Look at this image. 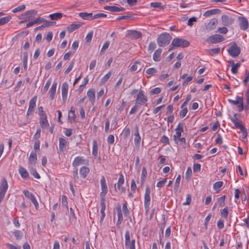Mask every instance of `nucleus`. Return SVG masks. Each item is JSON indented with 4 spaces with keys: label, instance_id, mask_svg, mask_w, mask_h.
<instances>
[{
    "label": "nucleus",
    "instance_id": "42",
    "mask_svg": "<svg viewBox=\"0 0 249 249\" xmlns=\"http://www.w3.org/2000/svg\"><path fill=\"white\" fill-rule=\"evenodd\" d=\"M135 240L133 239L131 242H128L127 244H125V247L128 249H135Z\"/></svg>",
    "mask_w": 249,
    "mask_h": 249
},
{
    "label": "nucleus",
    "instance_id": "4",
    "mask_svg": "<svg viewBox=\"0 0 249 249\" xmlns=\"http://www.w3.org/2000/svg\"><path fill=\"white\" fill-rule=\"evenodd\" d=\"M227 51L231 56L235 57L240 53L241 49L235 42H232Z\"/></svg>",
    "mask_w": 249,
    "mask_h": 249
},
{
    "label": "nucleus",
    "instance_id": "53",
    "mask_svg": "<svg viewBox=\"0 0 249 249\" xmlns=\"http://www.w3.org/2000/svg\"><path fill=\"white\" fill-rule=\"evenodd\" d=\"M245 78L243 81V84L245 86L247 85V83L249 82V72L247 70L245 72Z\"/></svg>",
    "mask_w": 249,
    "mask_h": 249
},
{
    "label": "nucleus",
    "instance_id": "61",
    "mask_svg": "<svg viewBox=\"0 0 249 249\" xmlns=\"http://www.w3.org/2000/svg\"><path fill=\"white\" fill-rule=\"evenodd\" d=\"M161 92V89L160 88H155L152 89L150 93L151 94H158Z\"/></svg>",
    "mask_w": 249,
    "mask_h": 249
},
{
    "label": "nucleus",
    "instance_id": "59",
    "mask_svg": "<svg viewBox=\"0 0 249 249\" xmlns=\"http://www.w3.org/2000/svg\"><path fill=\"white\" fill-rule=\"evenodd\" d=\"M75 118V114L74 111L71 110L69 112V119L71 121L74 120Z\"/></svg>",
    "mask_w": 249,
    "mask_h": 249
},
{
    "label": "nucleus",
    "instance_id": "6",
    "mask_svg": "<svg viewBox=\"0 0 249 249\" xmlns=\"http://www.w3.org/2000/svg\"><path fill=\"white\" fill-rule=\"evenodd\" d=\"M224 40V37L221 35L218 34H215L208 37L206 41L208 43L215 44L219 43Z\"/></svg>",
    "mask_w": 249,
    "mask_h": 249
},
{
    "label": "nucleus",
    "instance_id": "26",
    "mask_svg": "<svg viewBox=\"0 0 249 249\" xmlns=\"http://www.w3.org/2000/svg\"><path fill=\"white\" fill-rule=\"evenodd\" d=\"M89 172V169L86 166H83L80 169L79 173L81 177L85 178Z\"/></svg>",
    "mask_w": 249,
    "mask_h": 249
},
{
    "label": "nucleus",
    "instance_id": "44",
    "mask_svg": "<svg viewBox=\"0 0 249 249\" xmlns=\"http://www.w3.org/2000/svg\"><path fill=\"white\" fill-rule=\"evenodd\" d=\"M117 212V216H118V222L123 220V214L122 213V210L121 209L120 206H119L116 208Z\"/></svg>",
    "mask_w": 249,
    "mask_h": 249
},
{
    "label": "nucleus",
    "instance_id": "2",
    "mask_svg": "<svg viewBox=\"0 0 249 249\" xmlns=\"http://www.w3.org/2000/svg\"><path fill=\"white\" fill-rule=\"evenodd\" d=\"M172 39L171 36L168 33H163L159 35L157 39V43L159 46L164 47L168 45Z\"/></svg>",
    "mask_w": 249,
    "mask_h": 249
},
{
    "label": "nucleus",
    "instance_id": "51",
    "mask_svg": "<svg viewBox=\"0 0 249 249\" xmlns=\"http://www.w3.org/2000/svg\"><path fill=\"white\" fill-rule=\"evenodd\" d=\"M93 34V31H90L88 33L85 37V40L87 42H90L91 41L92 38Z\"/></svg>",
    "mask_w": 249,
    "mask_h": 249
},
{
    "label": "nucleus",
    "instance_id": "21",
    "mask_svg": "<svg viewBox=\"0 0 249 249\" xmlns=\"http://www.w3.org/2000/svg\"><path fill=\"white\" fill-rule=\"evenodd\" d=\"M217 23L218 21L217 19H216L215 18H213L207 24V25L206 26V28L209 30H213L215 28Z\"/></svg>",
    "mask_w": 249,
    "mask_h": 249
},
{
    "label": "nucleus",
    "instance_id": "24",
    "mask_svg": "<svg viewBox=\"0 0 249 249\" xmlns=\"http://www.w3.org/2000/svg\"><path fill=\"white\" fill-rule=\"evenodd\" d=\"M79 16L85 20H92L94 18V15L92 13H80L79 14Z\"/></svg>",
    "mask_w": 249,
    "mask_h": 249
},
{
    "label": "nucleus",
    "instance_id": "30",
    "mask_svg": "<svg viewBox=\"0 0 249 249\" xmlns=\"http://www.w3.org/2000/svg\"><path fill=\"white\" fill-rule=\"evenodd\" d=\"M161 52V49H158L155 51L153 54V59L154 61L157 62L160 61Z\"/></svg>",
    "mask_w": 249,
    "mask_h": 249
},
{
    "label": "nucleus",
    "instance_id": "18",
    "mask_svg": "<svg viewBox=\"0 0 249 249\" xmlns=\"http://www.w3.org/2000/svg\"><path fill=\"white\" fill-rule=\"evenodd\" d=\"M59 150L63 152L67 149V146H68V142L66 139L62 138L59 139Z\"/></svg>",
    "mask_w": 249,
    "mask_h": 249
},
{
    "label": "nucleus",
    "instance_id": "34",
    "mask_svg": "<svg viewBox=\"0 0 249 249\" xmlns=\"http://www.w3.org/2000/svg\"><path fill=\"white\" fill-rule=\"evenodd\" d=\"M110 12H118L123 11L124 8L122 7H118L116 6H110L109 7Z\"/></svg>",
    "mask_w": 249,
    "mask_h": 249
},
{
    "label": "nucleus",
    "instance_id": "45",
    "mask_svg": "<svg viewBox=\"0 0 249 249\" xmlns=\"http://www.w3.org/2000/svg\"><path fill=\"white\" fill-rule=\"evenodd\" d=\"M180 181V175H179L176 179V181L174 184V190L176 191H178L179 187V183Z\"/></svg>",
    "mask_w": 249,
    "mask_h": 249
},
{
    "label": "nucleus",
    "instance_id": "16",
    "mask_svg": "<svg viewBox=\"0 0 249 249\" xmlns=\"http://www.w3.org/2000/svg\"><path fill=\"white\" fill-rule=\"evenodd\" d=\"M238 20L239 21V27L240 29L243 30L247 29L249 27L248 20L245 17H239Z\"/></svg>",
    "mask_w": 249,
    "mask_h": 249
},
{
    "label": "nucleus",
    "instance_id": "10",
    "mask_svg": "<svg viewBox=\"0 0 249 249\" xmlns=\"http://www.w3.org/2000/svg\"><path fill=\"white\" fill-rule=\"evenodd\" d=\"M147 101V99L146 96L144 95L143 92L141 90L137 94L136 103L138 105H144L146 104Z\"/></svg>",
    "mask_w": 249,
    "mask_h": 249
},
{
    "label": "nucleus",
    "instance_id": "55",
    "mask_svg": "<svg viewBox=\"0 0 249 249\" xmlns=\"http://www.w3.org/2000/svg\"><path fill=\"white\" fill-rule=\"evenodd\" d=\"M31 174L36 178L39 179L40 178V176L39 174L37 172L36 170L34 169H32L30 170Z\"/></svg>",
    "mask_w": 249,
    "mask_h": 249
},
{
    "label": "nucleus",
    "instance_id": "28",
    "mask_svg": "<svg viewBox=\"0 0 249 249\" xmlns=\"http://www.w3.org/2000/svg\"><path fill=\"white\" fill-rule=\"evenodd\" d=\"M40 125L42 128H47L49 126L47 116L44 115L40 117Z\"/></svg>",
    "mask_w": 249,
    "mask_h": 249
},
{
    "label": "nucleus",
    "instance_id": "11",
    "mask_svg": "<svg viewBox=\"0 0 249 249\" xmlns=\"http://www.w3.org/2000/svg\"><path fill=\"white\" fill-rule=\"evenodd\" d=\"M150 189L149 186H147L145 189V192L144 194V207L146 210H148L149 209L150 202Z\"/></svg>",
    "mask_w": 249,
    "mask_h": 249
},
{
    "label": "nucleus",
    "instance_id": "3",
    "mask_svg": "<svg viewBox=\"0 0 249 249\" xmlns=\"http://www.w3.org/2000/svg\"><path fill=\"white\" fill-rule=\"evenodd\" d=\"M37 14L36 10L33 9L26 11V12L22 14L19 17V19H21V22L29 21L32 18L34 17Z\"/></svg>",
    "mask_w": 249,
    "mask_h": 249
},
{
    "label": "nucleus",
    "instance_id": "35",
    "mask_svg": "<svg viewBox=\"0 0 249 249\" xmlns=\"http://www.w3.org/2000/svg\"><path fill=\"white\" fill-rule=\"evenodd\" d=\"M223 182L221 181L216 182L213 184V188L216 191V193H218L220 191V188L222 186Z\"/></svg>",
    "mask_w": 249,
    "mask_h": 249
},
{
    "label": "nucleus",
    "instance_id": "49",
    "mask_svg": "<svg viewBox=\"0 0 249 249\" xmlns=\"http://www.w3.org/2000/svg\"><path fill=\"white\" fill-rule=\"evenodd\" d=\"M107 89H106V90L104 89H101L97 94V98L99 99L103 97L105 94V92H107Z\"/></svg>",
    "mask_w": 249,
    "mask_h": 249
},
{
    "label": "nucleus",
    "instance_id": "32",
    "mask_svg": "<svg viewBox=\"0 0 249 249\" xmlns=\"http://www.w3.org/2000/svg\"><path fill=\"white\" fill-rule=\"evenodd\" d=\"M231 121L234 124L235 126L240 129V130L242 129V128H244L245 126L242 124L241 122L237 118L235 119H231Z\"/></svg>",
    "mask_w": 249,
    "mask_h": 249
},
{
    "label": "nucleus",
    "instance_id": "48",
    "mask_svg": "<svg viewBox=\"0 0 249 249\" xmlns=\"http://www.w3.org/2000/svg\"><path fill=\"white\" fill-rule=\"evenodd\" d=\"M228 207H226L221 211L220 213L222 217L227 218L228 215Z\"/></svg>",
    "mask_w": 249,
    "mask_h": 249
},
{
    "label": "nucleus",
    "instance_id": "9",
    "mask_svg": "<svg viewBox=\"0 0 249 249\" xmlns=\"http://www.w3.org/2000/svg\"><path fill=\"white\" fill-rule=\"evenodd\" d=\"M23 193L26 198L31 200V201L35 205L36 209H37L38 208V203L35 196L32 193L26 190H24Z\"/></svg>",
    "mask_w": 249,
    "mask_h": 249
},
{
    "label": "nucleus",
    "instance_id": "56",
    "mask_svg": "<svg viewBox=\"0 0 249 249\" xmlns=\"http://www.w3.org/2000/svg\"><path fill=\"white\" fill-rule=\"evenodd\" d=\"M188 112V109L187 107L182 108L181 110L179 112V116L181 118L184 117Z\"/></svg>",
    "mask_w": 249,
    "mask_h": 249
},
{
    "label": "nucleus",
    "instance_id": "39",
    "mask_svg": "<svg viewBox=\"0 0 249 249\" xmlns=\"http://www.w3.org/2000/svg\"><path fill=\"white\" fill-rule=\"evenodd\" d=\"M208 51L210 53V55L213 56L220 53V48H213L208 50Z\"/></svg>",
    "mask_w": 249,
    "mask_h": 249
},
{
    "label": "nucleus",
    "instance_id": "12",
    "mask_svg": "<svg viewBox=\"0 0 249 249\" xmlns=\"http://www.w3.org/2000/svg\"><path fill=\"white\" fill-rule=\"evenodd\" d=\"M142 36V33L135 30L127 31L126 34V36L131 39H138Z\"/></svg>",
    "mask_w": 249,
    "mask_h": 249
},
{
    "label": "nucleus",
    "instance_id": "23",
    "mask_svg": "<svg viewBox=\"0 0 249 249\" xmlns=\"http://www.w3.org/2000/svg\"><path fill=\"white\" fill-rule=\"evenodd\" d=\"M36 100H37V96H35L30 100V101L29 102L28 112L29 111L33 112L34 108L36 107Z\"/></svg>",
    "mask_w": 249,
    "mask_h": 249
},
{
    "label": "nucleus",
    "instance_id": "38",
    "mask_svg": "<svg viewBox=\"0 0 249 249\" xmlns=\"http://www.w3.org/2000/svg\"><path fill=\"white\" fill-rule=\"evenodd\" d=\"M12 18L10 16L0 18V26L3 25L9 22Z\"/></svg>",
    "mask_w": 249,
    "mask_h": 249
},
{
    "label": "nucleus",
    "instance_id": "46",
    "mask_svg": "<svg viewBox=\"0 0 249 249\" xmlns=\"http://www.w3.org/2000/svg\"><path fill=\"white\" fill-rule=\"evenodd\" d=\"M14 236L17 240H20L22 238L23 234L20 231H16L14 232Z\"/></svg>",
    "mask_w": 249,
    "mask_h": 249
},
{
    "label": "nucleus",
    "instance_id": "25",
    "mask_svg": "<svg viewBox=\"0 0 249 249\" xmlns=\"http://www.w3.org/2000/svg\"><path fill=\"white\" fill-rule=\"evenodd\" d=\"M19 173L22 178H27L29 175L27 170L22 166H19L18 169Z\"/></svg>",
    "mask_w": 249,
    "mask_h": 249
},
{
    "label": "nucleus",
    "instance_id": "58",
    "mask_svg": "<svg viewBox=\"0 0 249 249\" xmlns=\"http://www.w3.org/2000/svg\"><path fill=\"white\" fill-rule=\"evenodd\" d=\"M150 6L154 8H160V9H163L162 6H161V2H151L150 3Z\"/></svg>",
    "mask_w": 249,
    "mask_h": 249
},
{
    "label": "nucleus",
    "instance_id": "57",
    "mask_svg": "<svg viewBox=\"0 0 249 249\" xmlns=\"http://www.w3.org/2000/svg\"><path fill=\"white\" fill-rule=\"evenodd\" d=\"M146 175L147 171L146 170V168L145 167H143L141 175V180L142 182L144 181Z\"/></svg>",
    "mask_w": 249,
    "mask_h": 249
},
{
    "label": "nucleus",
    "instance_id": "36",
    "mask_svg": "<svg viewBox=\"0 0 249 249\" xmlns=\"http://www.w3.org/2000/svg\"><path fill=\"white\" fill-rule=\"evenodd\" d=\"M92 155L96 157L97 156L98 154V146L97 142L95 140L93 141V146H92Z\"/></svg>",
    "mask_w": 249,
    "mask_h": 249
},
{
    "label": "nucleus",
    "instance_id": "37",
    "mask_svg": "<svg viewBox=\"0 0 249 249\" xmlns=\"http://www.w3.org/2000/svg\"><path fill=\"white\" fill-rule=\"evenodd\" d=\"M136 131L135 133V139H134V142L136 144H139L141 141V137L139 134V129L138 127L136 126Z\"/></svg>",
    "mask_w": 249,
    "mask_h": 249
},
{
    "label": "nucleus",
    "instance_id": "41",
    "mask_svg": "<svg viewBox=\"0 0 249 249\" xmlns=\"http://www.w3.org/2000/svg\"><path fill=\"white\" fill-rule=\"evenodd\" d=\"M240 62L237 63L232 65L231 69V72L234 74H237L238 72V69L240 67Z\"/></svg>",
    "mask_w": 249,
    "mask_h": 249
},
{
    "label": "nucleus",
    "instance_id": "15",
    "mask_svg": "<svg viewBox=\"0 0 249 249\" xmlns=\"http://www.w3.org/2000/svg\"><path fill=\"white\" fill-rule=\"evenodd\" d=\"M69 86L67 82L62 84L61 87L62 97L64 102H65L67 98Z\"/></svg>",
    "mask_w": 249,
    "mask_h": 249
},
{
    "label": "nucleus",
    "instance_id": "8",
    "mask_svg": "<svg viewBox=\"0 0 249 249\" xmlns=\"http://www.w3.org/2000/svg\"><path fill=\"white\" fill-rule=\"evenodd\" d=\"M89 160L82 156L76 157L72 162V166L74 167L81 165H88Z\"/></svg>",
    "mask_w": 249,
    "mask_h": 249
},
{
    "label": "nucleus",
    "instance_id": "31",
    "mask_svg": "<svg viewBox=\"0 0 249 249\" xmlns=\"http://www.w3.org/2000/svg\"><path fill=\"white\" fill-rule=\"evenodd\" d=\"M101 209L100 210V213L102 215V216L101 218V221H102L104 219V218L106 215V214L105 213V210L106 209V205L104 203V198H101Z\"/></svg>",
    "mask_w": 249,
    "mask_h": 249
},
{
    "label": "nucleus",
    "instance_id": "63",
    "mask_svg": "<svg viewBox=\"0 0 249 249\" xmlns=\"http://www.w3.org/2000/svg\"><path fill=\"white\" fill-rule=\"evenodd\" d=\"M225 196H222L218 198V202L220 206H223L225 204Z\"/></svg>",
    "mask_w": 249,
    "mask_h": 249
},
{
    "label": "nucleus",
    "instance_id": "52",
    "mask_svg": "<svg viewBox=\"0 0 249 249\" xmlns=\"http://www.w3.org/2000/svg\"><path fill=\"white\" fill-rule=\"evenodd\" d=\"M157 72V70L156 69L154 68H149L146 70L145 72L149 75H153L155 74Z\"/></svg>",
    "mask_w": 249,
    "mask_h": 249
},
{
    "label": "nucleus",
    "instance_id": "1",
    "mask_svg": "<svg viewBox=\"0 0 249 249\" xmlns=\"http://www.w3.org/2000/svg\"><path fill=\"white\" fill-rule=\"evenodd\" d=\"M190 43L188 41L183 38H175L173 39L171 47L169 50V51L173 49V47L185 48L189 46Z\"/></svg>",
    "mask_w": 249,
    "mask_h": 249
},
{
    "label": "nucleus",
    "instance_id": "50",
    "mask_svg": "<svg viewBox=\"0 0 249 249\" xmlns=\"http://www.w3.org/2000/svg\"><path fill=\"white\" fill-rule=\"evenodd\" d=\"M44 22H45L44 23L42 26L38 27L37 28V29H41L42 28L48 27L50 26H52L53 23V22L48 21L45 19Z\"/></svg>",
    "mask_w": 249,
    "mask_h": 249
},
{
    "label": "nucleus",
    "instance_id": "14",
    "mask_svg": "<svg viewBox=\"0 0 249 249\" xmlns=\"http://www.w3.org/2000/svg\"><path fill=\"white\" fill-rule=\"evenodd\" d=\"M101 186L102 191L100 193V196L102 198H104V196L107 192V187L106 183V179L104 177H102L101 180Z\"/></svg>",
    "mask_w": 249,
    "mask_h": 249
},
{
    "label": "nucleus",
    "instance_id": "20",
    "mask_svg": "<svg viewBox=\"0 0 249 249\" xmlns=\"http://www.w3.org/2000/svg\"><path fill=\"white\" fill-rule=\"evenodd\" d=\"M83 24L80 22H77L75 23H72L70 26L67 27V30L69 32H72L78 29H79Z\"/></svg>",
    "mask_w": 249,
    "mask_h": 249
},
{
    "label": "nucleus",
    "instance_id": "47",
    "mask_svg": "<svg viewBox=\"0 0 249 249\" xmlns=\"http://www.w3.org/2000/svg\"><path fill=\"white\" fill-rule=\"evenodd\" d=\"M109 47V42L106 41L103 46H102L101 50L100 52V54H103L105 51Z\"/></svg>",
    "mask_w": 249,
    "mask_h": 249
},
{
    "label": "nucleus",
    "instance_id": "33",
    "mask_svg": "<svg viewBox=\"0 0 249 249\" xmlns=\"http://www.w3.org/2000/svg\"><path fill=\"white\" fill-rule=\"evenodd\" d=\"M141 66L140 62L138 61L135 62L130 68L131 71L133 72L136 71H140L141 69Z\"/></svg>",
    "mask_w": 249,
    "mask_h": 249
},
{
    "label": "nucleus",
    "instance_id": "60",
    "mask_svg": "<svg viewBox=\"0 0 249 249\" xmlns=\"http://www.w3.org/2000/svg\"><path fill=\"white\" fill-rule=\"evenodd\" d=\"M61 200L62 206L68 208V202L67 197L65 196H62Z\"/></svg>",
    "mask_w": 249,
    "mask_h": 249
},
{
    "label": "nucleus",
    "instance_id": "62",
    "mask_svg": "<svg viewBox=\"0 0 249 249\" xmlns=\"http://www.w3.org/2000/svg\"><path fill=\"white\" fill-rule=\"evenodd\" d=\"M228 31V29L225 27H219L217 32L223 34H226Z\"/></svg>",
    "mask_w": 249,
    "mask_h": 249
},
{
    "label": "nucleus",
    "instance_id": "19",
    "mask_svg": "<svg viewBox=\"0 0 249 249\" xmlns=\"http://www.w3.org/2000/svg\"><path fill=\"white\" fill-rule=\"evenodd\" d=\"M57 83L56 82H54L50 89V98L53 100L54 99L55 93L56 91V87Z\"/></svg>",
    "mask_w": 249,
    "mask_h": 249
},
{
    "label": "nucleus",
    "instance_id": "43",
    "mask_svg": "<svg viewBox=\"0 0 249 249\" xmlns=\"http://www.w3.org/2000/svg\"><path fill=\"white\" fill-rule=\"evenodd\" d=\"M25 5L24 4L20 5L16 8L13 9L12 11L13 13H16L18 12H21L24 11L25 9Z\"/></svg>",
    "mask_w": 249,
    "mask_h": 249
},
{
    "label": "nucleus",
    "instance_id": "17",
    "mask_svg": "<svg viewBox=\"0 0 249 249\" xmlns=\"http://www.w3.org/2000/svg\"><path fill=\"white\" fill-rule=\"evenodd\" d=\"M87 94L89 101L93 105L95 102V90L90 89L88 90Z\"/></svg>",
    "mask_w": 249,
    "mask_h": 249
},
{
    "label": "nucleus",
    "instance_id": "22",
    "mask_svg": "<svg viewBox=\"0 0 249 249\" xmlns=\"http://www.w3.org/2000/svg\"><path fill=\"white\" fill-rule=\"evenodd\" d=\"M124 183V176L122 174L120 175L119 180L117 183V187L118 190L121 192L123 193L125 191V189L122 186V185Z\"/></svg>",
    "mask_w": 249,
    "mask_h": 249
},
{
    "label": "nucleus",
    "instance_id": "5",
    "mask_svg": "<svg viewBox=\"0 0 249 249\" xmlns=\"http://www.w3.org/2000/svg\"><path fill=\"white\" fill-rule=\"evenodd\" d=\"M8 185L5 178L2 179L0 184V203L3 200L7 191Z\"/></svg>",
    "mask_w": 249,
    "mask_h": 249
},
{
    "label": "nucleus",
    "instance_id": "27",
    "mask_svg": "<svg viewBox=\"0 0 249 249\" xmlns=\"http://www.w3.org/2000/svg\"><path fill=\"white\" fill-rule=\"evenodd\" d=\"M37 161V156L36 152L31 153L29 157V162L30 164L35 165Z\"/></svg>",
    "mask_w": 249,
    "mask_h": 249
},
{
    "label": "nucleus",
    "instance_id": "7",
    "mask_svg": "<svg viewBox=\"0 0 249 249\" xmlns=\"http://www.w3.org/2000/svg\"><path fill=\"white\" fill-rule=\"evenodd\" d=\"M228 102L233 105L239 104L237 106L239 111H242L244 109L243 97L236 96V100H233L231 99L228 100Z\"/></svg>",
    "mask_w": 249,
    "mask_h": 249
},
{
    "label": "nucleus",
    "instance_id": "40",
    "mask_svg": "<svg viewBox=\"0 0 249 249\" xmlns=\"http://www.w3.org/2000/svg\"><path fill=\"white\" fill-rule=\"evenodd\" d=\"M49 17L52 20H57L60 19L62 17V14L59 13H55L49 15Z\"/></svg>",
    "mask_w": 249,
    "mask_h": 249
},
{
    "label": "nucleus",
    "instance_id": "29",
    "mask_svg": "<svg viewBox=\"0 0 249 249\" xmlns=\"http://www.w3.org/2000/svg\"><path fill=\"white\" fill-rule=\"evenodd\" d=\"M220 12V10L218 9H214L213 10H208L206 11L203 16L206 17H208L212 15H215L219 13Z\"/></svg>",
    "mask_w": 249,
    "mask_h": 249
},
{
    "label": "nucleus",
    "instance_id": "13",
    "mask_svg": "<svg viewBox=\"0 0 249 249\" xmlns=\"http://www.w3.org/2000/svg\"><path fill=\"white\" fill-rule=\"evenodd\" d=\"M221 21L222 25L228 26L233 24L234 21V18L229 17L227 15H222L221 16Z\"/></svg>",
    "mask_w": 249,
    "mask_h": 249
},
{
    "label": "nucleus",
    "instance_id": "64",
    "mask_svg": "<svg viewBox=\"0 0 249 249\" xmlns=\"http://www.w3.org/2000/svg\"><path fill=\"white\" fill-rule=\"evenodd\" d=\"M193 79V77L192 76H188L187 77L185 80L183 81V82L182 83V85L183 86H187L188 83L191 81Z\"/></svg>",
    "mask_w": 249,
    "mask_h": 249
},
{
    "label": "nucleus",
    "instance_id": "54",
    "mask_svg": "<svg viewBox=\"0 0 249 249\" xmlns=\"http://www.w3.org/2000/svg\"><path fill=\"white\" fill-rule=\"evenodd\" d=\"M51 83H52V79L50 78L47 80V81L46 82V83L45 84V86L43 88V91L44 92H46L48 90L50 85L51 84Z\"/></svg>",
    "mask_w": 249,
    "mask_h": 249
}]
</instances>
